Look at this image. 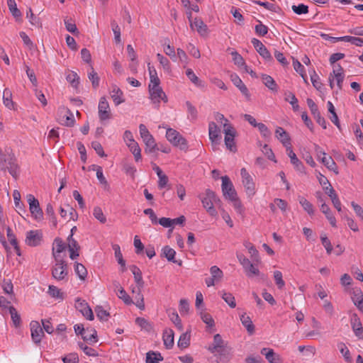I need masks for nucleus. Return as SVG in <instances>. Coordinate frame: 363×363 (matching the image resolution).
Segmentation results:
<instances>
[{"instance_id":"obj_46","label":"nucleus","mask_w":363,"mask_h":363,"mask_svg":"<svg viewBox=\"0 0 363 363\" xmlns=\"http://www.w3.org/2000/svg\"><path fill=\"white\" fill-rule=\"evenodd\" d=\"M338 40H342L344 42H348L356 46L362 47L363 46V39L357 37H353L350 35H345L340 37V38H337Z\"/></svg>"},{"instance_id":"obj_10","label":"nucleus","mask_w":363,"mask_h":363,"mask_svg":"<svg viewBox=\"0 0 363 363\" xmlns=\"http://www.w3.org/2000/svg\"><path fill=\"white\" fill-rule=\"evenodd\" d=\"M208 135L213 148L215 150L216 146L220 143L222 136L220 128L213 121L210 122L208 124Z\"/></svg>"},{"instance_id":"obj_7","label":"nucleus","mask_w":363,"mask_h":363,"mask_svg":"<svg viewBox=\"0 0 363 363\" xmlns=\"http://www.w3.org/2000/svg\"><path fill=\"white\" fill-rule=\"evenodd\" d=\"M74 332L77 335H82L85 341L97 342V333L93 328H86L84 329V325L82 324H76L74 326Z\"/></svg>"},{"instance_id":"obj_50","label":"nucleus","mask_w":363,"mask_h":363,"mask_svg":"<svg viewBox=\"0 0 363 363\" xmlns=\"http://www.w3.org/2000/svg\"><path fill=\"white\" fill-rule=\"evenodd\" d=\"M163 359L160 353L148 352L146 354V363H158Z\"/></svg>"},{"instance_id":"obj_58","label":"nucleus","mask_w":363,"mask_h":363,"mask_svg":"<svg viewBox=\"0 0 363 363\" xmlns=\"http://www.w3.org/2000/svg\"><path fill=\"white\" fill-rule=\"evenodd\" d=\"M96 316L101 320H107L108 317L110 315L109 313L104 310L102 306H97L95 308Z\"/></svg>"},{"instance_id":"obj_61","label":"nucleus","mask_w":363,"mask_h":363,"mask_svg":"<svg viewBox=\"0 0 363 363\" xmlns=\"http://www.w3.org/2000/svg\"><path fill=\"white\" fill-rule=\"evenodd\" d=\"M293 11L298 15L306 14L308 13V7L303 4L298 5H293L291 6Z\"/></svg>"},{"instance_id":"obj_16","label":"nucleus","mask_w":363,"mask_h":363,"mask_svg":"<svg viewBox=\"0 0 363 363\" xmlns=\"http://www.w3.org/2000/svg\"><path fill=\"white\" fill-rule=\"evenodd\" d=\"M252 43L255 48L256 49L257 52L267 62H272L273 57L269 52V51L267 50V48L265 47V45L258 39L253 38L252 40Z\"/></svg>"},{"instance_id":"obj_56","label":"nucleus","mask_w":363,"mask_h":363,"mask_svg":"<svg viewBox=\"0 0 363 363\" xmlns=\"http://www.w3.org/2000/svg\"><path fill=\"white\" fill-rule=\"evenodd\" d=\"M253 3L259 6H263L266 9L272 11H277V9L278 8L277 6L272 2L269 1H261L258 0L253 1Z\"/></svg>"},{"instance_id":"obj_34","label":"nucleus","mask_w":363,"mask_h":363,"mask_svg":"<svg viewBox=\"0 0 363 363\" xmlns=\"http://www.w3.org/2000/svg\"><path fill=\"white\" fill-rule=\"evenodd\" d=\"M219 294H220L222 298L224 300V301L232 308H234L236 307V302L235 298L234 296L229 292H226L225 291H219Z\"/></svg>"},{"instance_id":"obj_52","label":"nucleus","mask_w":363,"mask_h":363,"mask_svg":"<svg viewBox=\"0 0 363 363\" xmlns=\"http://www.w3.org/2000/svg\"><path fill=\"white\" fill-rule=\"evenodd\" d=\"M88 77L91 82L92 86L96 89L99 86V77L97 73L94 71L92 66H91V72H89Z\"/></svg>"},{"instance_id":"obj_38","label":"nucleus","mask_w":363,"mask_h":363,"mask_svg":"<svg viewBox=\"0 0 363 363\" xmlns=\"http://www.w3.org/2000/svg\"><path fill=\"white\" fill-rule=\"evenodd\" d=\"M147 68H148L150 79V82L149 85L156 86L157 84H160V80L157 76V71H156L155 68L154 67V66L151 65L150 63H148Z\"/></svg>"},{"instance_id":"obj_40","label":"nucleus","mask_w":363,"mask_h":363,"mask_svg":"<svg viewBox=\"0 0 363 363\" xmlns=\"http://www.w3.org/2000/svg\"><path fill=\"white\" fill-rule=\"evenodd\" d=\"M130 152L133 154L135 160L138 162L141 160V150L136 141L127 145Z\"/></svg>"},{"instance_id":"obj_59","label":"nucleus","mask_w":363,"mask_h":363,"mask_svg":"<svg viewBox=\"0 0 363 363\" xmlns=\"http://www.w3.org/2000/svg\"><path fill=\"white\" fill-rule=\"evenodd\" d=\"M111 25L112 30H113V32L114 34V38H115L116 43H121V28H120V27L118 26V25L116 22V21H112L111 23Z\"/></svg>"},{"instance_id":"obj_36","label":"nucleus","mask_w":363,"mask_h":363,"mask_svg":"<svg viewBox=\"0 0 363 363\" xmlns=\"http://www.w3.org/2000/svg\"><path fill=\"white\" fill-rule=\"evenodd\" d=\"M113 249L115 252V257L117 259V262L121 265V271L123 272L125 271V262L123 258V255L121 253L120 246L117 244L113 245Z\"/></svg>"},{"instance_id":"obj_54","label":"nucleus","mask_w":363,"mask_h":363,"mask_svg":"<svg viewBox=\"0 0 363 363\" xmlns=\"http://www.w3.org/2000/svg\"><path fill=\"white\" fill-rule=\"evenodd\" d=\"M7 4L10 11L15 18H19L21 16V13L18 9L15 0H7Z\"/></svg>"},{"instance_id":"obj_63","label":"nucleus","mask_w":363,"mask_h":363,"mask_svg":"<svg viewBox=\"0 0 363 363\" xmlns=\"http://www.w3.org/2000/svg\"><path fill=\"white\" fill-rule=\"evenodd\" d=\"M320 240L322 242L323 245L326 250V252L328 255L331 254L333 251V246L331 245V242L330 240L328 238L325 234H322L320 235Z\"/></svg>"},{"instance_id":"obj_43","label":"nucleus","mask_w":363,"mask_h":363,"mask_svg":"<svg viewBox=\"0 0 363 363\" xmlns=\"http://www.w3.org/2000/svg\"><path fill=\"white\" fill-rule=\"evenodd\" d=\"M299 203L301 205L303 208L310 215L314 214V209L313 204L309 202L306 199L302 196L298 197Z\"/></svg>"},{"instance_id":"obj_6","label":"nucleus","mask_w":363,"mask_h":363,"mask_svg":"<svg viewBox=\"0 0 363 363\" xmlns=\"http://www.w3.org/2000/svg\"><path fill=\"white\" fill-rule=\"evenodd\" d=\"M149 93L150 99L157 108H159L162 101L164 103H167L168 101L167 95L163 91L160 84H157L156 86L149 85Z\"/></svg>"},{"instance_id":"obj_47","label":"nucleus","mask_w":363,"mask_h":363,"mask_svg":"<svg viewBox=\"0 0 363 363\" xmlns=\"http://www.w3.org/2000/svg\"><path fill=\"white\" fill-rule=\"evenodd\" d=\"M233 60L235 65L238 67H243L246 72H248V67L246 65L243 57L238 54L236 51L232 52Z\"/></svg>"},{"instance_id":"obj_12","label":"nucleus","mask_w":363,"mask_h":363,"mask_svg":"<svg viewBox=\"0 0 363 363\" xmlns=\"http://www.w3.org/2000/svg\"><path fill=\"white\" fill-rule=\"evenodd\" d=\"M99 117L101 121L110 119L111 117V108L106 99L101 97L99 103Z\"/></svg>"},{"instance_id":"obj_64","label":"nucleus","mask_w":363,"mask_h":363,"mask_svg":"<svg viewBox=\"0 0 363 363\" xmlns=\"http://www.w3.org/2000/svg\"><path fill=\"white\" fill-rule=\"evenodd\" d=\"M186 106L187 108V111L189 115V117L191 120H196L197 118V110L194 106L192 105V104L187 101H186Z\"/></svg>"},{"instance_id":"obj_25","label":"nucleus","mask_w":363,"mask_h":363,"mask_svg":"<svg viewBox=\"0 0 363 363\" xmlns=\"http://www.w3.org/2000/svg\"><path fill=\"white\" fill-rule=\"evenodd\" d=\"M286 152L290 158L291 163L298 171L301 172L303 169V165L302 162L298 159L296 155L294 152L291 146L286 147Z\"/></svg>"},{"instance_id":"obj_26","label":"nucleus","mask_w":363,"mask_h":363,"mask_svg":"<svg viewBox=\"0 0 363 363\" xmlns=\"http://www.w3.org/2000/svg\"><path fill=\"white\" fill-rule=\"evenodd\" d=\"M325 193L330 197L332 203L334 206V207L340 212L342 211L341 208V202L335 193L334 189L330 186V188L328 189V186H325Z\"/></svg>"},{"instance_id":"obj_8","label":"nucleus","mask_w":363,"mask_h":363,"mask_svg":"<svg viewBox=\"0 0 363 363\" xmlns=\"http://www.w3.org/2000/svg\"><path fill=\"white\" fill-rule=\"evenodd\" d=\"M27 201L29 204V210L32 216L38 221L43 218V212L40 206L39 201L33 194L27 195Z\"/></svg>"},{"instance_id":"obj_21","label":"nucleus","mask_w":363,"mask_h":363,"mask_svg":"<svg viewBox=\"0 0 363 363\" xmlns=\"http://www.w3.org/2000/svg\"><path fill=\"white\" fill-rule=\"evenodd\" d=\"M351 326L355 335L359 339H363V328L360 319L356 314L351 318Z\"/></svg>"},{"instance_id":"obj_33","label":"nucleus","mask_w":363,"mask_h":363,"mask_svg":"<svg viewBox=\"0 0 363 363\" xmlns=\"http://www.w3.org/2000/svg\"><path fill=\"white\" fill-rule=\"evenodd\" d=\"M3 102L6 107L9 109L13 108L14 103L12 101V93L11 90L8 88H6L3 92Z\"/></svg>"},{"instance_id":"obj_55","label":"nucleus","mask_w":363,"mask_h":363,"mask_svg":"<svg viewBox=\"0 0 363 363\" xmlns=\"http://www.w3.org/2000/svg\"><path fill=\"white\" fill-rule=\"evenodd\" d=\"M157 58L159 60L160 65L162 66L163 69L167 72H170L171 67L169 60L160 53L157 54Z\"/></svg>"},{"instance_id":"obj_4","label":"nucleus","mask_w":363,"mask_h":363,"mask_svg":"<svg viewBox=\"0 0 363 363\" xmlns=\"http://www.w3.org/2000/svg\"><path fill=\"white\" fill-rule=\"evenodd\" d=\"M68 266L65 261L56 258L55 264L52 267V276L57 281H67Z\"/></svg>"},{"instance_id":"obj_27","label":"nucleus","mask_w":363,"mask_h":363,"mask_svg":"<svg viewBox=\"0 0 363 363\" xmlns=\"http://www.w3.org/2000/svg\"><path fill=\"white\" fill-rule=\"evenodd\" d=\"M111 96L116 106H118L119 104L124 102V99L123 98V91L118 88L117 86L114 85L112 87V90L111 91Z\"/></svg>"},{"instance_id":"obj_31","label":"nucleus","mask_w":363,"mask_h":363,"mask_svg":"<svg viewBox=\"0 0 363 363\" xmlns=\"http://www.w3.org/2000/svg\"><path fill=\"white\" fill-rule=\"evenodd\" d=\"M65 249V245L61 238H57L54 240V247H52V255L56 260L59 257V254L62 252Z\"/></svg>"},{"instance_id":"obj_13","label":"nucleus","mask_w":363,"mask_h":363,"mask_svg":"<svg viewBox=\"0 0 363 363\" xmlns=\"http://www.w3.org/2000/svg\"><path fill=\"white\" fill-rule=\"evenodd\" d=\"M4 168L7 169L13 177L16 179L19 174L18 166L15 156L8 153L6 162H4Z\"/></svg>"},{"instance_id":"obj_39","label":"nucleus","mask_w":363,"mask_h":363,"mask_svg":"<svg viewBox=\"0 0 363 363\" xmlns=\"http://www.w3.org/2000/svg\"><path fill=\"white\" fill-rule=\"evenodd\" d=\"M190 331H186L181 335L177 346L181 349L186 348L190 344Z\"/></svg>"},{"instance_id":"obj_5","label":"nucleus","mask_w":363,"mask_h":363,"mask_svg":"<svg viewBox=\"0 0 363 363\" xmlns=\"http://www.w3.org/2000/svg\"><path fill=\"white\" fill-rule=\"evenodd\" d=\"M167 140L174 146L179 147L182 150H186L188 145L186 140L176 130L167 128L166 132Z\"/></svg>"},{"instance_id":"obj_30","label":"nucleus","mask_w":363,"mask_h":363,"mask_svg":"<svg viewBox=\"0 0 363 363\" xmlns=\"http://www.w3.org/2000/svg\"><path fill=\"white\" fill-rule=\"evenodd\" d=\"M231 80L233 84L240 89L242 94L247 97L250 96L247 86L244 84L241 79L238 75H231Z\"/></svg>"},{"instance_id":"obj_53","label":"nucleus","mask_w":363,"mask_h":363,"mask_svg":"<svg viewBox=\"0 0 363 363\" xmlns=\"http://www.w3.org/2000/svg\"><path fill=\"white\" fill-rule=\"evenodd\" d=\"M65 28L67 31L72 33V34H77L78 30L76 26V24L72 21V18H65L64 20Z\"/></svg>"},{"instance_id":"obj_41","label":"nucleus","mask_w":363,"mask_h":363,"mask_svg":"<svg viewBox=\"0 0 363 363\" xmlns=\"http://www.w3.org/2000/svg\"><path fill=\"white\" fill-rule=\"evenodd\" d=\"M186 74L189 80L199 87H204L205 83L200 80L191 69H187Z\"/></svg>"},{"instance_id":"obj_1","label":"nucleus","mask_w":363,"mask_h":363,"mask_svg":"<svg viewBox=\"0 0 363 363\" xmlns=\"http://www.w3.org/2000/svg\"><path fill=\"white\" fill-rule=\"evenodd\" d=\"M201 201L203 207L211 216H216L217 211L214 208V204L220 203V199L216 196L214 191L207 189L204 194L199 196Z\"/></svg>"},{"instance_id":"obj_62","label":"nucleus","mask_w":363,"mask_h":363,"mask_svg":"<svg viewBox=\"0 0 363 363\" xmlns=\"http://www.w3.org/2000/svg\"><path fill=\"white\" fill-rule=\"evenodd\" d=\"M245 272L246 273V275L248 277H252L253 276H259L260 272L259 269L255 266L254 264H250L248 267L245 268Z\"/></svg>"},{"instance_id":"obj_35","label":"nucleus","mask_w":363,"mask_h":363,"mask_svg":"<svg viewBox=\"0 0 363 363\" xmlns=\"http://www.w3.org/2000/svg\"><path fill=\"white\" fill-rule=\"evenodd\" d=\"M240 321L242 324L246 328L249 334L252 335L255 332V326L249 316L246 313H243L240 315Z\"/></svg>"},{"instance_id":"obj_19","label":"nucleus","mask_w":363,"mask_h":363,"mask_svg":"<svg viewBox=\"0 0 363 363\" xmlns=\"http://www.w3.org/2000/svg\"><path fill=\"white\" fill-rule=\"evenodd\" d=\"M30 326L33 341L36 344L40 343L44 335L43 329L38 321H32Z\"/></svg>"},{"instance_id":"obj_45","label":"nucleus","mask_w":363,"mask_h":363,"mask_svg":"<svg viewBox=\"0 0 363 363\" xmlns=\"http://www.w3.org/2000/svg\"><path fill=\"white\" fill-rule=\"evenodd\" d=\"M199 314L203 320V323H205L208 327H213L215 325L214 320L213 319L212 316L206 313L204 310L201 309L199 312Z\"/></svg>"},{"instance_id":"obj_2","label":"nucleus","mask_w":363,"mask_h":363,"mask_svg":"<svg viewBox=\"0 0 363 363\" xmlns=\"http://www.w3.org/2000/svg\"><path fill=\"white\" fill-rule=\"evenodd\" d=\"M130 269L133 274L134 279L135 283L137 284L138 289L133 290V293H136L137 295L135 296L136 303L135 305L137 307H138L140 309H144L145 304H144V300H143V296L141 294V289L144 286V281L142 277V272L141 270L135 265H132L130 267Z\"/></svg>"},{"instance_id":"obj_14","label":"nucleus","mask_w":363,"mask_h":363,"mask_svg":"<svg viewBox=\"0 0 363 363\" xmlns=\"http://www.w3.org/2000/svg\"><path fill=\"white\" fill-rule=\"evenodd\" d=\"M307 104L313 114L316 122L323 127V129L326 128V121L323 117L321 116L320 113L315 103L311 99H307Z\"/></svg>"},{"instance_id":"obj_18","label":"nucleus","mask_w":363,"mask_h":363,"mask_svg":"<svg viewBox=\"0 0 363 363\" xmlns=\"http://www.w3.org/2000/svg\"><path fill=\"white\" fill-rule=\"evenodd\" d=\"M60 116L59 120L61 124L68 127L74 125L75 122L74 115L69 109L66 108H62L60 109Z\"/></svg>"},{"instance_id":"obj_32","label":"nucleus","mask_w":363,"mask_h":363,"mask_svg":"<svg viewBox=\"0 0 363 363\" xmlns=\"http://www.w3.org/2000/svg\"><path fill=\"white\" fill-rule=\"evenodd\" d=\"M262 79L264 85L273 91H277L278 86L274 79L269 75L262 74Z\"/></svg>"},{"instance_id":"obj_22","label":"nucleus","mask_w":363,"mask_h":363,"mask_svg":"<svg viewBox=\"0 0 363 363\" xmlns=\"http://www.w3.org/2000/svg\"><path fill=\"white\" fill-rule=\"evenodd\" d=\"M162 256L167 258L169 262L177 264L179 266H182V261L175 259L176 252L174 249L169 246L166 245L162 249Z\"/></svg>"},{"instance_id":"obj_11","label":"nucleus","mask_w":363,"mask_h":363,"mask_svg":"<svg viewBox=\"0 0 363 363\" xmlns=\"http://www.w3.org/2000/svg\"><path fill=\"white\" fill-rule=\"evenodd\" d=\"M222 179V192L224 197L227 199H235L237 193L234 189L233 183L228 176H223Z\"/></svg>"},{"instance_id":"obj_23","label":"nucleus","mask_w":363,"mask_h":363,"mask_svg":"<svg viewBox=\"0 0 363 363\" xmlns=\"http://www.w3.org/2000/svg\"><path fill=\"white\" fill-rule=\"evenodd\" d=\"M190 27L192 29L195 27L201 35H206L208 33V27L201 18H195L193 21H191Z\"/></svg>"},{"instance_id":"obj_20","label":"nucleus","mask_w":363,"mask_h":363,"mask_svg":"<svg viewBox=\"0 0 363 363\" xmlns=\"http://www.w3.org/2000/svg\"><path fill=\"white\" fill-rule=\"evenodd\" d=\"M261 354L265 356V358L269 363H282L280 355L275 353L271 348H262Z\"/></svg>"},{"instance_id":"obj_42","label":"nucleus","mask_w":363,"mask_h":363,"mask_svg":"<svg viewBox=\"0 0 363 363\" xmlns=\"http://www.w3.org/2000/svg\"><path fill=\"white\" fill-rule=\"evenodd\" d=\"M337 348L339 349L340 353L342 354L345 360L347 362L350 363L352 362V358L351 357L350 352L344 342H339L337 344Z\"/></svg>"},{"instance_id":"obj_57","label":"nucleus","mask_w":363,"mask_h":363,"mask_svg":"<svg viewBox=\"0 0 363 363\" xmlns=\"http://www.w3.org/2000/svg\"><path fill=\"white\" fill-rule=\"evenodd\" d=\"M93 215L96 219H97L99 222L101 223H105L106 222V218L104 216L102 209L99 207L96 206L94 208L93 211Z\"/></svg>"},{"instance_id":"obj_60","label":"nucleus","mask_w":363,"mask_h":363,"mask_svg":"<svg viewBox=\"0 0 363 363\" xmlns=\"http://www.w3.org/2000/svg\"><path fill=\"white\" fill-rule=\"evenodd\" d=\"M274 279L277 287L281 289L285 286V282L283 280L282 273L280 271L274 272Z\"/></svg>"},{"instance_id":"obj_9","label":"nucleus","mask_w":363,"mask_h":363,"mask_svg":"<svg viewBox=\"0 0 363 363\" xmlns=\"http://www.w3.org/2000/svg\"><path fill=\"white\" fill-rule=\"evenodd\" d=\"M242 177V182L245 187V192L249 197H252L255 194V184L253 182L252 176L248 173L245 168L240 170Z\"/></svg>"},{"instance_id":"obj_44","label":"nucleus","mask_w":363,"mask_h":363,"mask_svg":"<svg viewBox=\"0 0 363 363\" xmlns=\"http://www.w3.org/2000/svg\"><path fill=\"white\" fill-rule=\"evenodd\" d=\"M48 293L51 297L56 299L63 300L65 298L63 292L55 286L50 285Z\"/></svg>"},{"instance_id":"obj_17","label":"nucleus","mask_w":363,"mask_h":363,"mask_svg":"<svg viewBox=\"0 0 363 363\" xmlns=\"http://www.w3.org/2000/svg\"><path fill=\"white\" fill-rule=\"evenodd\" d=\"M43 234L38 230H29L26 233V243L31 247H35L40 244Z\"/></svg>"},{"instance_id":"obj_24","label":"nucleus","mask_w":363,"mask_h":363,"mask_svg":"<svg viewBox=\"0 0 363 363\" xmlns=\"http://www.w3.org/2000/svg\"><path fill=\"white\" fill-rule=\"evenodd\" d=\"M276 137L286 147L291 146L290 137L281 127H278L275 131Z\"/></svg>"},{"instance_id":"obj_48","label":"nucleus","mask_w":363,"mask_h":363,"mask_svg":"<svg viewBox=\"0 0 363 363\" xmlns=\"http://www.w3.org/2000/svg\"><path fill=\"white\" fill-rule=\"evenodd\" d=\"M9 313L11 314V320L14 326L16 328L19 327L21 323V316L13 306L9 307Z\"/></svg>"},{"instance_id":"obj_15","label":"nucleus","mask_w":363,"mask_h":363,"mask_svg":"<svg viewBox=\"0 0 363 363\" xmlns=\"http://www.w3.org/2000/svg\"><path fill=\"white\" fill-rule=\"evenodd\" d=\"M76 308L80 311L82 315L89 320H94V314L92 310L89 306L88 303L79 298L76 299L75 302Z\"/></svg>"},{"instance_id":"obj_28","label":"nucleus","mask_w":363,"mask_h":363,"mask_svg":"<svg viewBox=\"0 0 363 363\" xmlns=\"http://www.w3.org/2000/svg\"><path fill=\"white\" fill-rule=\"evenodd\" d=\"M162 337L166 348H172L174 345V331L172 329L166 328L163 332Z\"/></svg>"},{"instance_id":"obj_49","label":"nucleus","mask_w":363,"mask_h":363,"mask_svg":"<svg viewBox=\"0 0 363 363\" xmlns=\"http://www.w3.org/2000/svg\"><path fill=\"white\" fill-rule=\"evenodd\" d=\"M66 79L74 88H77L79 84V77L74 72H69L66 76Z\"/></svg>"},{"instance_id":"obj_3","label":"nucleus","mask_w":363,"mask_h":363,"mask_svg":"<svg viewBox=\"0 0 363 363\" xmlns=\"http://www.w3.org/2000/svg\"><path fill=\"white\" fill-rule=\"evenodd\" d=\"M223 126L225 133L224 141L226 148L233 152H235L237 151V147L235 143L236 130L228 120H225V123H223Z\"/></svg>"},{"instance_id":"obj_51","label":"nucleus","mask_w":363,"mask_h":363,"mask_svg":"<svg viewBox=\"0 0 363 363\" xmlns=\"http://www.w3.org/2000/svg\"><path fill=\"white\" fill-rule=\"evenodd\" d=\"M74 271L79 278L82 280H84L87 276L86 269L82 264L76 262L74 266Z\"/></svg>"},{"instance_id":"obj_37","label":"nucleus","mask_w":363,"mask_h":363,"mask_svg":"<svg viewBox=\"0 0 363 363\" xmlns=\"http://www.w3.org/2000/svg\"><path fill=\"white\" fill-rule=\"evenodd\" d=\"M322 163L330 170L331 171H333L336 174H337L339 172L337 171V165L335 164V162H334V160H333V158L329 156V157H326V156H324V157H322L321 159H320Z\"/></svg>"},{"instance_id":"obj_29","label":"nucleus","mask_w":363,"mask_h":363,"mask_svg":"<svg viewBox=\"0 0 363 363\" xmlns=\"http://www.w3.org/2000/svg\"><path fill=\"white\" fill-rule=\"evenodd\" d=\"M143 140L146 146L145 149V152L146 153H152L156 151L157 144L152 135H149V137L143 138Z\"/></svg>"}]
</instances>
